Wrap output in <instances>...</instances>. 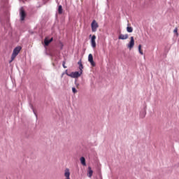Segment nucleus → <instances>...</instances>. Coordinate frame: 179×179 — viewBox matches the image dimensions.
<instances>
[{
    "instance_id": "nucleus-1",
    "label": "nucleus",
    "mask_w": 179,
    "mask_h": 179,
    "mask_svg": "<svg viewBox=\"0 0 179 179\" xmlns=\"http://www.w3.org/2000/svg\"><path fill=\"white\" fill-rule=\"evenodd\" d=\"M21 50H22V47H20V46H17L13 50L12 55H11V60L10 61V62H12V61H13L15 59V58H16V57H17V55H18L19 52H20Z\"/></svg>"
},
{
    "instance_id": "nucleus-2",
    "label": "nucleus",
    "mask_w": 179,
    "mask_h": 179,
    "mask_svg": "<svg viewBox=\"0 0 179 179\" xmlns=\"http://www.w3.org/2000/svg\"><path fill=\"white\" fill-rule=\"evenodd\" d=\"M91 27H92V31L96 32L97 31V29L99 28V24L96 22V20H93L92 24H91Z\"/></svg>"
},
{
    "instance_id": "nucleus-3",
    "label": "nucleus",
    "mask_w": 179,
    "mask_h": 179,
    "mask_svg": "<svg viewBox=\"0 0 179 179\" xmlns=\"http://www.w3.org/2000/svg\"><path fill=\"white\" fill-rule=\"evenodd\" d=\"M82 75V71H76V72H71V74H67V76H70L71 78H79Z\"/></svg>"
},
{
    "instance_id": "nucleus-4",
    "label": "nucleus",
    "mask_w": 179,
    "mask_h": 179,
    "mask_svg": "<svg viewBox=\"0 0 179 179\" xmlns=\"http://www.w3.org/2000/svg\"><path fill=\"white\" fill-rule=\"evenodd\" d=\"M134 45H135V40L134 39V36H131L130 42L128 43L127 47L131 50L134 48Z\"/></svg>"
},
{
    "instance_id": "nucleus-5",
    "label": "nucleus",
    "mask_w": 179,
    "mask_h": 179,
    "mask_svg": "<svg viewBox=\"0 0 179 179\" xmlns=\"http://www.w3.org/2000/svg\"><path fill=\"white\" fill-rule=\"evenodd\" d=\"M20 20L22 21L24 20V19L26 18V12L24 11V10H23V8L20 9Z\"/></svg>"
},
{
    "instance_id": "nucleus-6",
    "label": "nucleus",
    "mask_w": 179,
    "mask_h": 179,
    "mask_svg": "<svg viewBox=\"0 0 179 179\" xmlns=\"http://www.w3.org/2000/svg\"><path fill=\"white\" fill-rule=\"evenodd\" d=\"M88 61L90 62L92 66H96V63H94V61H93V55L92 54L88 55Z\"/></svg>"
},
{
    "instance_id": "nucleus-7",
    "label": "nucleus",
    "mask_w": 179,
    "mask_h": 179,
    "mask_svg": "<svg viewBox=\"0 0 179 179\" xmlns=\"http://www.w3.org/2000/svg\"><path fill=\"white\" fill-rule=\"evenodd\" d=\"M140 117L141 118H145V117H146V107L142 108L141 111L140 112Z\"/></svg>"
},
{
    "instance_id": "nucleus-8",
    "label": "nucleus",
    "mask_w": 179,
    "mask_h": 179,
    "mask_svg": "<svg viewBox=\"0 0 179 179\" xmlns=\"http://www.w3.org/2000/svg\"><path fill=\"white\" fill-rule=\"evenodd\" d=\"M91 44L93 48H96V36L93 35L91 38Z\"/></svg>"
},
{
    "instance_id": "nucleus-9",
    "label": "nucleus",
    "mask_w": 179,
    "mask_h": 179,
    "mask_svg": "<svg viewBox=\"0 0 179 179\" xmlns=\"http://www.w3.org/2000/svg\"><path fill=\"white\" fill-rule=\"evenodd\" d=\"M64 177H66V179H71V172L69 171V169H66L65 170Z\"/></svg>"
},
{
    "instance_id": "nucleus-10",
    "label": "nucleus",
    "mask_w": 179,
    "mask_h": 179,
    "mask_svg": "<svg viewBox=\"0 0 179 179\" xmlns=\"http://www.w3.org/2000/svg\"><path fill=\"white\" fill-rule=\"evenodd\" d=\"M127 38H128V34H124H124H121L118 36L119 40H127Z\"/></svg>"
},
{
    "instance_id": "nucleus-11",
    "label": "nucleus",
    "mask_w": 179,
    "mask_h": 179,
    "mask_svg": "<svg viewBox=\"0 0 179 179\" xmlns=\"http://www.w3.org/2000/svg\"><path fill=\"white\" fill-rule=\"evenodd\" d=\"M93 176V170H92V167H88V174L87 176L90 177V178Z\"/></svg>"
},
{
    "instance_id": "nucleus-12",
    "label": "nucleus",
    "mask_w": 179,
    "mask_h": 179,
    "mask_svg": "<svg viewBox=\"0 0 179 179\" xmlns=\"http://www.w3.org/2000/svg\"><path fill=\"white\" fill-rule=\"evenodd\" d=\"M80 163L83 166H86V159L84 157H80Z\"/></svg>"
},
{
    "instance_id": "nucleus-13",
    "label": "nucleus",
    "mask_w": 179,
    "mask_h": 179,
    "mask_svg": "<svg viewBox=\"0 0 179 179\" xmlns=\"http://www.w3.org/2000/svg\"><path fill=\"white\" fill-rule=\"evenodd\" d=\"M127 31L128 33H132L134 31V28H132V27H127Z\"/></svg>"
},
{
    "instance_id": "nucleus-14",
    "label": "nucleus",
    "mask_w": 179,
    "mask_h": 179,
    "mask_svg": "<svg viewBox=\"0 0 179 179\" xmlns=\"http://www.w3.org/2000/svg\"><path fill=\"white\" fill-rule=\"evenodd\" d=\"M50 43H51V42H50V40H48V39H47V38H45V39L44 40V44H45V47L48 46V45H50Z\"/></svg>"
},
{
    "instance_id": "nucleus-15",
    "label": "nucleus",
    "mask_w": 179,
    "mask_h": 179,
    "mask_svg": "<svg viewBox=\"0 0 179 179\" xmlns=\"http://www.w3.org/2000/svg\"><path fill=\"white\" fill-rule=\"evenodd\" d=\"M58 13H59V15L62 14V6H59Z\"/></svg>"
},
{
    "instance_id": "nucleus-16",
    "label": "nucleus",
    "mask_w": 179,
    "mask_h": 179,
    "mask_svg": "<svg viewBox=\"0 0 179 179\" xmlns=\"http://www.w3.org/2000/svg\"><path fill=\"white\" fill-rule=\"evenodd\" d=\"M30 108H31L34 114L36 115V118H37V113H36V111L34 110V108L33 107V106L31 104H29Z\"/></svg>"
},
{
    "instance_id": "nucleus-17",
    "label": "nucleus",
    "mask_w": 179,
    "mask_h": 179,
    "mask_svg": "<svg viewBox=\"0 0 179 179\" xmlns=\"http://www.w3.org/2000/svg\"><path fill=\"white\" fill-rule=\"evenodd\" d=\"M79 69H80V72H83V71H82V69H83V64H80V66H79Z\"/></svg>"
},
{
    "instance_id": "nucleus-18",
    "label": "nucleus",
    "mask_w": 179,
    "mask_h": 179,
    "mask_svg": "<svg viewBox=\"0 0 179 179\" xmlns=\"http://www.w3.org/2000/svg\"><path fill=\"white\" fill-rule=\"evenodd\" d=\"M173 31L176 34V36H178V29L177 28H175Z\"/></svg>"
},
{
    "instance_id": "nucleus-19",
    "label": "nucleus",
    "mask_w": 179,
    "mask_h": 179,
    "mask_svg": "<svg viewBox=\"0 0 179 179\" xmlns=\"http://www.w3.org/2000/svg\"><path fill=\"white\" fill-rule=\"evenodd\" d=\"M72 92H73V93H77L78 90H76V88L72 87Z\"/></svg>"
},
{
    "instance_id": "nucleus-20",
    "label": "nucleus",
    "mask_w": 179,
    "mask_h": 179,
    "mask_svg": "<svg viewBox=\"0 0 179 179\" xmlns=\"http://www.w3.org/2000/svg\"><path fill=\"white\" fill-rule=\"evenodd\" d=\"M65 64H66V62L64 61V62H62V66H63V68L66 69V66H65Z\"/></svg>"
},
{
    "instance_id": "nucleus-21",
    "label": "nucleus",
    "mask_w": 179,
    "mask_h": 179,
    "mask_svg": "<svg viewBox=\"0 0 179 179\" xmlns=\"http://www.w3.org/2000/svg\"><path fill=\"white\" fill-rule=\"evenodd\" d=\"M141 48H142V45H138V52H140V51H142V50H141Z\"/></svg>"
},
{
    "instance_id": "nucleus-22",
    "label": "nucleus",
    "mask_w": 179,
    "mask_h": 179,
    "mask_svg": "<svg viewBox=\"0 0 179 179\" xmlns=\"http://www.w3.org/2000/svg\"><path fill=\"white\" fill-rule=\"evenodd\" d=\"M78 64L79 65V66L82 65V60H79Z\"/></svg>"
},
{
    "instance_id": "nucleus-23",
    "label": "nucleus",
    "mask_w": 179,
    "mask_h": 179,
    "mask_svg": "<svg viewBox=\"0 0 179 179\" xmlns=\"http://www.w3.org/2000/svg\"><path fill=\"white\" fill-rule=\"evenodd\" d=\"M139 54H141V55H143V52H142V50H141L139 52Z\"/></svg>"
},
{
    "instance_id": "nucleus-24",
    "label": "nucleus",
    "mask_w": 179,
    "mask_h": 179,
    "mask_svg": "<svg viewBox=\"0 0 179 179\" xmlns=\"http://www.w3.org/2000/svg\"><path fill=\"white\" fill-rule=\"evenodd\" d=\"M52 40H53L52 38H51L50 39H49L50 43H51V42L52 41Z\"/></svg>"
},
{
    "instance_id": "nucleus-25",
    "label": "nucleus",
    "mask_w": 179,
    "mask_h": 179,
    "mask_svg": "<svg viewBox=\"0 0 179 179\" xmlns=\"http://www.w3.org/2000/svg\"><path fill=\"white\" fill-rule=\"evenodd\" d=\"M66 75H69V74H68V70H66Z\"/></svg>"
},
{
    "instance_id": "nucleus-26",
    "label": "nucleus",
    "mask_w": 179,
    "mask_h": 179,
    "mask_svg": "<svg viewBox=\"0 0 179 179\" xmlns=\"http://www.w3.org/2000/svg\"><path fill=\"white\" fill-rule=\"evenodd\" d=\"M61 50H62V46L61 47Z\"/></svg>"
}]
</instances>
